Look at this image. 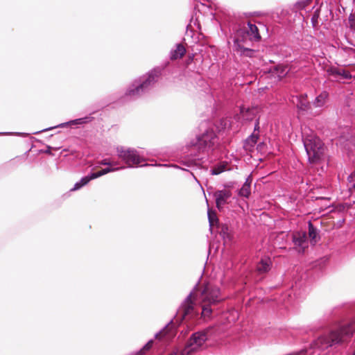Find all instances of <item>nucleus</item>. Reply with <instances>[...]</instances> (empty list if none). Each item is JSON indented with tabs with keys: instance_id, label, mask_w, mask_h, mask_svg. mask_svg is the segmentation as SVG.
<instances>
[{
	"instance_id": "f257e3e1",
	"label": "nucleus",
	"mask_w": 355,
	"mask_h": 355,
	"mask_svg": "<svg viewBox=\"0 0 355 355\" xmlns=\"http://www.w3.org/2000/svg\"><path fill=\"white\" fill-rule=\"evenodd\" d=\"M355 331V322H351L320 336L313 343V347L322 350L340 345L347 340Z\"/></svg>"
},
{
	"instance_id": "f03ea898",
	"label": "nucleus",
	"mask_w": 355,
	"mask_h": 355,
	"mask_svg": "<svg viewBox=\"0 0 355 355\" xmlns=\"http://www.w3.org/2000/svg\"><path fill=\"white\" fill-rule=\"evenodd\" d=\"M219 294V289L209 284H206L201 290L200 296L202 308L201 315L205 319L210 318L212 313L211 306L221 301Z\"/></svg>"
},
{
	"instance_id": "7ed1b4c3",
	"label": "nucleus",
	"mask_w": 355,
	"mask_h": 355,
	"mask_svg": "<svg viewBox=\"0 0 355 355\" xmlns=\"http://www.w3.org/2000/svg\"><path fill=\"white\" fill-rule=\"evenodd\" d=\"M304 145L311 163H317L324 151L322 141L315 135H307L304 139Z\"/></svg>"
},
{
	"instance_id": "20e7f679",
	"label": "nucleus",
	"mask_w": 355,
	"mask_h": 355,
	"mask_svg": "<svg viewBox=\"0 0 355 355\" xmlns=\"http://www.w3.org/2000/svg\"><path fill=\"white\" fill-rule=\"evenodd\" d=\"M208 333L209 330L205 329L193 334L182 350V355H191L198 351L208 339Z\"/></svg>"
},
{
	"instance_id": "39448f33",
	"label": "nucleus",
	"mask_w": 355,
	"mask_h": 355,
	"mask_svg": "<svg viewBox=\"0 0 355 355\" xmlns=\"http://www.w3.org/2000/svg\"><path fill=\"white\" fill-rule=\"evenodd\" d=\"M196 295L194 292L191 293L182 303L178 311V317L181 320H185L187 318H191L198 314L196 305Z\"/></svg>"
},
{
	"instance_id": "423d86ee",
	"label": "nucleus",
	"mask_w": 355,
	"mask_h": 355,
	"mask_svg": "<svg viewBox=\"0 0 355 355\" xmlns=\"http://www.w3.org/2000/svg\"><path fill=\"white\" fill-rule=\"evenodd\" d=\"M215 133L213 130L206 131L196 141L191 143V147L198 153H204L209 149L214 144Z\"/></svg>"
},
{
	"instance_id": "0eeeda50",
	"label": "nucleus",
	"mask_w": 355,
	"mask_h": 355,
	"mask_svg": "<svg viewBox=\"0 0 355 355\" xmlns=\"http://www.w3.org/2000/svg\"><path fill=\"white\" fill-rule=\"evenodd\" d=\"M117 152L119 157L123 159L130 166L137 165L141 162V157L133 149L120 148L117 149Z\"/></svg>"
},
{
	"instance_id": "6e6552de",
	"label": "nucleus",
	"mask_w": 355,
	"mask_h": 355,
	"mask_svg": "<svg viewBox=\"0 0 355 355\" xmlns=\"http://www.w3.org/2000/svg\"><path fill=\"white\" fill-rule=\"evenodd\" d=\"M232 193L229 190L223 189L216 191L214 193V197L216 200V207L220 210L223 206L227 203V200L231 197Z\"/></svg>"
},
{
	"instance_id": "1a4fd4ad",
	"label": "nucleus",
	"mask_w": 355,
	"mask_h": 355,
	"mask_svg": "<svg viewBox=\"0 0 355 355\" xmlns=\"http://www.w3.org/2000/svg\"><path fill=\"white\" fill-rule=\"evenodd\" d=\"M293 241L296 246L300 247L302 251L307 248L306 234L305 232H296L293 236Z\"/></svg>"
},
{
	"instance_id": "9d476101",
	"label": "nucleus",
	"mask_w": 355,
	"mask_h": 355,
	"mask_svg": "<svg viewBox=\"0 0 355 355\" xmlns=\"http://www.w3.org/2000/svg\"><path fill=\"white\" fill-rule=\"evenodd\" d=\"M160 71L154 70L150 71L148 74V77L146 79L143 81L141 84L144 87V89H146L152 83L156 82L158 79V78L160 76Z\"/></svg>"
},
{
	"instance_id": "9b49d317",
	"label": "nucleus",
	"mask_w": 355,
	"mask_h": 355,
	"mask_svg": "<svg viewBox=\"0 0 355 355\" xmlns=\"http://www.w3.org/2000/svg\"><path fill=\"white\" fill-rule=\"evenodd\" d=\"M248 29L246 31L247 35L250 36V40L259 41L261 39V35L259 33L257 26L251 22L248 24Z\"/></svg>"
},
{
	"instance_id": "f8f14e48",
	"label": "nucleus",
	"mask_w": 355,
	"mask_h": 355,
	"mask_svg": "<svg viewBox=\"0 0 355 355\" xmlns=\"http://www.w3.org/2000/svg\"><path fill=\"white\" fill-rule=\"evenodd\" d=\"M235 51L248 57H252L254 51L252 49L245 47L240 43L239 39L235 40Z\"/></svg>"
},
{
	"instance_id": "ddd939ff",
	"label": "nucleus",
	"mask_w": 355,
	"mask_h": 355,
	"mask_svg": "<svg viewBox=\"0 0 355 355\" xmlns=\"http://www.w3.org/2000/svg\"><path fill=\"white\" fill-rule=\"evenodd\" d=\"M297 107L300 111L306 112L310 109L311 105L306 95H301L297 97Z\"/></svg>"
},
{
	"instance_id": "4468645a",
	"label": "nucleus",
	"mask_w": 355,
	"mask_h": 355,
	"mask_svg": "<svg viewBox=\"0 0 355 355\" xmlns=\"http://www.w3.org/2000/svg\"><path fill=\"white\" fill-rule=\"evenodd\" d=\"M259 136L258 135L252 134L245 141L244 148L245 150L252 152L254 145L257 144Z\"/></svg>"
},
{
	"instance_id": "2eb2a0df",
	"label": "nucleus",
	"mask_w": 355,
	"mask_h": 355,
	"mask_svg": "<svg viewBox=\"0 0 355 355\" xmlns=\"http://www.w3.org/2000/svg\"><path fill=\"white\" fill-rule=\"evenodd\" d=\"M186 53V49L182 44L177 45L176 49L172 51L171 59L173 60L182 58Z\"/></svg>"
},
{
	"instance_id": "dca6fc26",
	"label": "nucleus",
	"mask_w": 355,
	"mask_h": 355,
	"mask_svg": "<svg viewBox=\"0 0 355 355\" xmlns=\"http://www.w3.org/2000/svg\"><path fill=\"white\" fill-rule=\"evenodd\" d=\"M257 107L248 108L246 110H241L242 116L245 120H252L257 113Z\"/></svg>"
},
{
	"instance_id": "f3484780",
	"label": "nucleus",
	"mask_w": 355,
	"mask_h": 355,
	"mask_svg": "<svg viewBox=\"0 0 355 355\" xmlns=\"http://www.w3.org/2000/svg\"><path fill=\"white\" fill-rule=\"evenodd\" d=\"M252 182V180L248 178L245 182L243 184L241 189L239 190V194L241 196L248 198L250 194V184Z\"/></svg>"
},
{
	"instance_id": "a211bd4d",
	"label": "nucleus",
	"mask_w": 355,
	"mask_h": 355,
	"mask_svg": "<svg viewBox=\"0 0 355 355\" xmlns=\"http://www.w3.org/2000/svg\"><path fill=\"white\" fill-rule=\"evenodd\" d=\"M257 270L261 273H264L270 269V261L262 259L257 265Z\"/></svg>"
},
{
	"instance_id": "6ab92c4d",
	"label": "nucleus",
	"mask_w": 355,
	"mask_h": 355,
	"mask_svg": "<svg viewBox=\"0 0 355 355\" xmlns=\"http://www.w3.org/2000/svg\"><path fill=\"white\" fill-rule=\"evenodd\" d=\"M145 89L141 85V84H139V85H137L134 87V88H130L127 90L125 94L128 96H135V95H139L141 92H144Z\"/></svg>"
},
{
	"instance_id": "aec40b11",
	"label": "nucleus",
	"mask_w": 355,
	"mask_h": 355,
	"mask_svg": "<svg viewBox=\"0 0 355 355\" xmlns=\"http://www.w3.org/2000/svg\"><path fill=\"white\" fill-rule=\"evenodd\" d=\"M93 178H92V175H87L83 178L79 182L75 184L74 187L71 189V191H76L80 189L82 187L86 185L89 183Z\"/></svg>"
},
{
	"instance_id": "412c9836",
	"label": "nucleus",
	"mask_w": 355,
	"mask_h": 355,
	"mask_svg": "<svg viewBox=\"0 0 355 355\" xmlns=\"http://www.w3.org/2000/svg\"><path fill=\"white\" fill-rule=\"evenodd\" d=\"M328 97V93L326 92H324L321 93L317 98H315V101L314 102V105L315 107H322L324 105L326 99Z\"/></svg>"
},
{
	"instance_id": "4be33fe9",
	"label": "nucleus",
	"mask_w": 355,
	"mask_h": 355,
	"mask_svg": "<svg viewBox=\"0 0 355 355\" xmlns=\"http://www.w3.org/2000/svg\"><path fill=\"white\" fill-rule=\"evenodd\" d=\"M220 234L222 235L225 241H231L232 239V235L231 232L227 225H223L221 227Z\"/></svg>"
},
{
	"instance_id": "5701e85b",
	"label": "nucleus",
	"mask_w": 355,
	"mask_h": 355,
	"mask_svg": "<svg viewBox=\"0 0 355 355\" xmlns=\"http://www.w3.org/2000/svg\"><path fill=\"white\" fill-rule=\"evenodd\" d=\"M116 168H104V169H102L96 173H93L91 174L92 175V178L95 179V178H99L105 174H107L110 172H112V171H114Z\"/></svg>"
},
{
	"instance_id": "b1692460",
	"label": "nucleus",
	"mask_w": 355,
	"mask_h": 355,
	"mask_svg": "<svg viewBox=\"0 0 355 355\" xmlns=\"http://www.w3.org/2000/svg\"><path fill=\"white\" fill-rule=\"evenodd\" d=\"M317 230L314 227L313 225L309 222V236L311 239L312 241L316 242L317 239Z\"/></svg>"
},
{
	"instance_id": "393cba45",
	"label": "nucleus",
	"mask_w": 355,
	"mask_h": 355,
	"mask_svg": "<svg viewBox=\"0 0 355 355\" xmlns=\"http://www.w3.org/2000/svg\"><path fill=\"white\" fill-rule=\"evenodd\" d=\"M153 340H149L144 347L142 349H141L138 353L137 355H145L150 349L153 347Z\"/></svg>"
},
{
	"instance_id": "a878e982",
	"label": "nucleus",
	"mask_w": 355,
	"mask_h": 355,
	"mask_svg": "<svg viewBox=\"0 0 355 355\" xmlns=\"http://www.w3.org/2000/svg\"><path fill=\"white\" fill-rule=\"evenodd\" d=\"M153 340H149L144 347L142 349H141L138 353L137 355H145L150 349L153 347Z\"/></svg>"
},
{
	"instance_id": "bb28decb",
	"label": "nucleus",
	"mask_w": 355,
	"mask_h": 355,
	"mask_svg": "<svg viewBox=\"0 0 355 355\" xmlns=\"http://www.w3.org/2000/svg\"><path fill=\"white\" fill-rule=\"evenodd\" d=\"M153 340H149L144 347L142 349H141L138 353L137 355H145L150 349L153 347Z\"/></svg>"
},
{
	"instance_id": "cd10ccee",
	"label": "nucleus",
	"mask_w": 355,
	"mask_h": 355,
	"mask_svg": "<svg viewBox=\"0 0 355 355\" xmlns=\"http://www.w3.org/2000/svg\"><path fill=\"white\" fill-rule=\"evenodd\" d=\"M341 68L336 67H330L327 69V73L329 76H332L334 77L340 76Z\"/></svg>"
},
{
	"instance_id": "c85d7f7f",
	"label": "nucleus",
	"mask_w": 355,
	"mask_h": 355,
	"mask_svg": "<svg viewBox=\"0 0 355 355\" xmlns=\"http://www.w3.org/2000/svg\"><path fill=\"white\" fill-rule=\"evenodd\" d=\"M208 218H209V225L211 227L217 224V223L218 222V219L216 214L211 211H208Z\"/></svg>"
},
{
	"instance_id": "c756f323",
	"label": "nucleus",
	"mask_w": 355,
	"mask_h": 355,
	"mask_svg": "<svg viewBox=\"0 0 355 355\" xmlns=\"http://www.w3.org/2000/svg\"><path fill=\"white\" fill-rule=\"evenodd\" d=\"M275 70L277 71L278 76L282 77L287 73V67L283 65H278L275 67Z\"/></svg>"
},
{
	"instance_id": "7c9ffc66",
	"label": "nucleus",
	"mask_w": 355,
	"mask_h": 355,
	"mask_svg": "<svg viewBox=\"0 0 355 355\" xmlns=\"http://www.w3.org/2000/svg\"><path fill=\"white\" fill-rule=\"evenodd\" d=\"M319 17H320V9H317L314 12V13L311 17V22L313 24V27H315L318 25V20Z\"/></svg>"
},
{
	"instance_id": "2f4dec72",
	"label": "nucleus",
	"mask_w": 355,
	"mask_h": 355,
	"mask_svg": "<svg viewBox=\"0 0 355 355\" xmlns=\"http://www.w3.org/2000/svg\"><path fill=\"white\" fill-rule=\"evenodd\" d=\"M348 24L349 28L355 31V15L351 13L348 17Z\"/></svg>"
},
{
	"instance_id": "473e14b6",
	"label": "nucleus",
	"mask_w": 355,
	"mask_h": 355,
	"mask_svg": "<svg viewBox=\"0 0 355 355\" xmlns=\"http://www.w3.org/2000/svg\"><path fill=\"white\" fill-rule=\"evenodd\" d=\"M340 76L345 79H350L352 78V75L350 74V73L348 71H346L343 69H340Z\"/></svg>"
},
{
	"instance_id": "72a5a7b5",
	"label": "nucleus",
	"mask_w": 355,
	"mask_h": 355,
	"mask_svg": "<svg viewBox=\"0 0 355 355\" xmlns=\"http://www.w3.org/2000/svg\"><path fill=\"white\" fill-rule=\"evenodd\" d=\"M223 170H224V167H223V166L215 167L212 169V174L213 175H218L220 173H222L223 171Z\"/></svg>"
},
{
	"instance_id": "f704fd0d",
	"label": "nucleus",
	"mask_w": 355,
	"mask_h": 355,
	"mask_svg": "<svg viewBox=\"0 0 355 355\" xmlns=\"http://www.w3.org/2000/svg\"><path fill=\"white\" fill-rule=\"evenodd\" d=\"M100 164L102 165H112V163L107 159H105L99 162Z\"/></svg>"
},
{
	"instance_id": "c9c22d12",
	"label": "nucleus",
	"mask_w": 355,
	"mask_h": 355,
	"mask_svg": "<svg viewBox=\"0 0 355 355\" xmlns=\"http://www.w3.org/2000/svg\"><path fill=\"white\" fill-rule=\"evenodd\" d=\"M350 178H351V181L352 182H354L353 184H352V187L354 188H355V173H354L353 174H352V175L350 176Z\"/></svg>"
},
{
	"instance_id": "e433bc0d",
	"label": "nucleus",
	"mask_w": 355,
	"mask_h": 355,
	"mask_svg": "<svg viewBox=\"0 0 355 355\" xmlns=\"http://www.w3.org/2000/svg\"><path fill=\"white\" fill-rule=\"evenodd\" d=\"M83 121V119H76V120L73 121V123H75V124H80V123H83V121Z\"/></svg>"
},
{
	"instance_id": "4c0bfd02",
	"label": "nucleus",
	"mask_w": 355,
	"mask_h": 355,
	"mask_svg": "<svg viewBox=\"0 0 355 355\" xmlns=\"http://www.w3.org/2000/svg\"><path fill=\"white\" fill-rule=\"evenodd\" d=\"M164 336V332H160L159 334L157 335V338H161Z\"/></svg>"
},
{
	"instance_id": "58836bf2",
	"label": "nucleus",
	"mask_w": 355,
	"mask_h": 355,
	"mask_svg": "<svg viewBox=\"0 0 355 355\" xmlns=\"http://www.w3.org/2000/svg\"><path fill=\"white\" fill-rule=\"evenodd\" d=\"M259 128V122L257 123L256 125H255V128H254V130H257Z\"/></svg>"
},
{
	"instance_id": "ea45409f",
	"label": "nucleus",
	"mask_w": 355,
	"mask_h": 355,
	"mask_svg": "<svg viewBox=\"0 0 355 355\" xmlns=\"http://www.w3.org/2000/svg\"><path fill=\"white\" fill-rule=\"evenodd\" d=\"M350 51H353L355 53V49H350Z\"/></svg>"
},
{
	"instance_id": "a19ab883",
	"label": "nucleus",
	"mask_w": 355,
	"mask_h": 355,
	"mask_svg": "<svg viewBox=\"0 0 355 355\" xmlns=\"http://www.w3.org/2000/svg\"><path fill=\"white\" fill-rule=\"evenodd\" d=\"M352 355H355V350H354V352L353 353V354H352Z\"/></svg>"
}]
</instances>
